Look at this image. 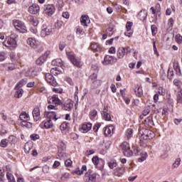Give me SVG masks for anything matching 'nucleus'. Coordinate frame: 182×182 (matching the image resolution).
Returning a JSON list of instances; mask_svg holds the SVG:
<instances>
[{
    "label": "nucleus",
    "instance_id": "nucleus-1",
    "mask_svg": "<svg viewBox=\"0 0 182 182\" xmlns=\"http://www.w3.org/2000/svg\"><path fill=\"white\" fill-rule=\"evenodd\" d=\"M139 136L142 140H151L154 137V132L148 129H141L139 132Z\"/></svg>",
    "mask_w": 182,
    "mask_h": 182
},
{
    "label": "nucleus",
    "instance_id": "nucleus-2",
    "mask_svg": "<svg viewBox=\"0 0 182 182\" xmlns=\"http://www.w3.org/2000/svg\"><path fill=\"white\" fill-rule=\"evenodd\" d=\"M27 82H28V80H26V79L22 80L16 85L15 90H16V94H15V97H17V99H21V97L23 95V90L21 87H22V86H23V85H26Z\"/></svg>",
    "mask_w": 182,
    "mask_h": 182
},
{
    "label": "nucleus",
    "instance_id": "nucleus-3",
    "mask_svg": "<svg viewBox=\"0 0 182 182\" xmlns=\"http://www.w3.org/2000/svg\"><path fill=\"white\" fill-rule=\"evenodd\" d=\"M13 25L18 32H20L21 33H26L27 30L25 23L19 20H13Z\"/></svg>",
    "mask_w": 182,
    "mask_h": 182
},
{
    "label": "nucleus",
    "instance_id": "nucleus-4",
    "mask_svg": "<svg viewBox=\"0 0 182 182\" xmlns=\"http://www.w3.org/2000/svg\"><path fill=\"white\" fill-rule=\"evenodd\" d=\"M55 33V28L52 26H43L41 31L42 38H45L49 35Z\"/></svg>",
    "mask_w": 182,
    "mask_h": 182
},
{
    "label": "nucleus",
    "instance_id": "nucleus-5",
    "mask_svg": "<svg viewBox=\"0 0 182 182\" xmlns=\"http://www.w3.org/2000/svg\"><path fill=\"white\" fill-rule=\"evenodd\" d=\"M123 154L125 157H132L133 156V151L130 149V144L127 141H124L121 145Z\"/></svg>",
    "mask_w": 182,
    "mask_h": 182
},
{
    "label": "nucleus",
    "instance_id": "nucleus-6",
    "mask_svg": "<svg viewBox=\"0 0 182 182\" xmlns=\"http://www.w3.org/2000/svg\"><path fill=\"white\" fill-rule=\"evenodd\" d=\"M63 110H67L68 112H70L72 109H73V101L70 99H68L65 101H61L60 105Z\"/></svg>",
    "mask_w": 182,
    "mask_h": 182
},
{
    "label": "nucleus",
    "instance_id": "nucleus-7",
    "mask_svg": "<svg viewBox=\"0 0 182 182\" xmlns=\"http://www.w3.org/2000/svg\"><path fill=\"white\" fill-rule=\"evenodd\" d=\"M85 181L86 182H95L96 181V173L93 172L91 169L88 170L85 175Z\"/></svg>",
    "mask_w": 182,
    "mask_h": 182
},
{
    "label": "nucleus",
    "instance_id": "nucleus-8",
    "mask_svg": "<svg viewBox=\"0 0 182 182\" xmlns=\"http://www.w3.org/2000/svg\"><path fill=\"white\" fill-rule=\"evenodd\" d=\"M44 14L48 16H52L55 14L56 9L53 4H47L44 6Z\"/></svg>",
    "mask_w": 182,
    "mask_h": 182
},
{
    "label": "nucleus",
    "instance_id": "nucleus-9",
    "mask_svg": "<svg viewBox=\"0 0 182 182\" xmlns=\"http://www.w3.org/2000/svg\"><path fill=\"white\" fill-rule=\"evenodd\" d=\"M116 62H117V58H116V57L112 55H105L102 63L104 65V66H107V65H113V63H116Z\"/></svg>",
    "mask_w": 182,
    "mask_h": 182
},
{
    "label": "nucleus",
    "instance_id": "nucleus-10",
    "mask_svg": "<svg viewBox=\"0 0 182 182\" xmlns=\"http://www.w3.org/2000/svg\"><path fill=\"white\" fill-rule=\"evenodd\" d=\"M4 45L11 49V50H14V48H16V41L15 38H12L11 37H8L6 41L4 42Z\"/></svg>",
    "mask_w": 182,
    "mask_h": 182
},
{
    "label": "nucleus",
    "instance_id": "nucleus-11",
    "mask_svg": "<svg viewBox=\"0 0 182 182\" xmlns=\"http://www.w3.org/2000/svg\"><path fill=\"white\" fill-rule=\"evenodd\" d=\"M49 55H50V52L46 51L43 55L39 57L36 60V65H38L39 66H42V65L44 64L45 62H46V59H48V56H49Z\"/></svg>",
    "mask_w": 182,
    "mask_h": 182
},
{
    "label": "nucleus",
    "instance_id": "nucleus-12",
    "mask_svg": "<svg viewBox=\"0 0 182 182\" xmlns=\"http://www.w3.org/2000/svg\"><path fill=\"white\" fill-rule=\"evenodd\" d=\"M46 80L48 82V83H50L51 86H58V82H56L55 77H53V75H52L50 73L46 74Z\"/></svg>",
    "mask_w": 182,
    "mask_h": 182
},
{
    "label": "nucleus",
    "instance_id": "nucleus-13",
    "mask_svg": "<svg viewBox=\"0 0 182 182\" xmlns=\"http://www.w3.org/2000/svg\"><path fill=\"white\" fill-rule=\"evenodd\" d=\"M48 103L49 105H60V103H62V100H59V97L58 95H54L52 97H49L48 98Z\"/></svg>",
    "mask_w": 182,
    "mask_h": 182
},
{
    "label": "nucleus",
    "instance_id": "nucleus-14",
    "mask_svg": "<svg viewBox=\"0 0 182 182\" xmlns=\"http://www.w3.org/2000/svg\"><path fill=\"white\" fill-rule=\"evenodd\" d=\"M114 130H115L114 126L109 125L104 128V134L105 136H112V134L114 133Z\"/></svg>",
    "mask_w": 182,
    "mask_h": 182
},
{
    "label": "nucleus",
    "instance_id": "nucleus-15",
    "mask_svg": "<svg viewBox=\"0 0 182 182\" xmlns=\"http://www.w3.org/2000/svg\"><path fill=\"white\" fill-rule=\"evenodd\" d=\"M39 11H41V8L38 4H33L28 8V12L32 15H36V14H38Z\"/></svg>",
    "mask_w": 182,
    "mask_h": 182
},
{
    "label": "nucleus",
    "instance_id": "nucleus-16",
    "mask_svg": "<svg viewBox=\"0 0 182 182\" xmlns=\"http://www.w3.org/2000/svg\"><path fill=\"white\" fill-rule=\"evenodd\" d=\"M32 114L34 122H38V120L41 119V109H39V107H35L33 109Z\"/></svg>",
    "mask_w": 182,
    "mask_h": 182
},
{
    "label": "nucleus",
    "instance_id": "nucleus-17",
    "mask_svg": "<svg viewBox=\"0 0 182 182\" xmlns=\"http://www.w3.org/2000/svg\"><path fill=\"white\" fill-rule=\"evenodd\" d=\"M27 43L28 45H30L31 48H33L34 49L38 48V46L39 45V43L36 41V39L33 38H30L27 39Z\"/></svg>",
    "mask_w": 182,
    "mask_h": 182
},
{
    "label": "nucleus",
    "instance_id": "nucleus-18",
    "mask_svg": "<svg viewBox=\"0 0 182 182\" xmlns=\"http://www.w3.org/2000/svg\"><path fill=\"white\" fill-rule=\"evenodd\" d=\"M44 116H46V117L48 120H52L54 119L56 121L58 119L56 117L55 112H45Z\"/></svg>",
    "mask_w": 182,
    "mask_h": 182
},
{
    "label": "nucleus",
    "instance_id": "nucleus-19",
    "mask_svg": "<svg viewBox=\"0 0 182 182\" xmlns=\"http://www.w3.org/2000/svg\"><path fill=\"white\" fill-rule=\"evenodd\" d=\"M126 55V49L124 47H119L117 52L118 59H123Z\"/></svg>",
    "mask_w": 182,
    "mask_h": 182
},
{
    "label": "nucleus",
    "instance_id": "nucleus-20",
    "mask_svg": "<svg viewBox=\"0 0 182 182\" xmlns=\"http://www.w3.org/2000/svg\"><path fill=\"white\" fill-rule=\"evenodd\" d=\"M90 130H92V124L90 123L84 124L80 128L81 133H87Z\"/></svg>",
    "mask_w": 182,
    "mask_h": 182
},
{
    "label": "nucleus",
    "instance_id": "nucleus-21",
    "mask_svg": "<svg viewBox=\"0 0 182 182\" xmlns=\"http://www.w3.org/2000/svg\"><path fill=\"white\" fill-rule=\"evenodd\" d=\"M80 22L84 26H87V23H90V18H89V16H82L80 18Z\"/></svg>",
    "mask_w": 182,
    "mask_h": 182
},
{
    "label": "nucleus",
    "instance_id": "nucleus-22",
    "mask_svg": "<svg viewBox=\"0 0 182 182\" xmlns=\"http://www.w3.org/2000/svg\"><path fill=\"white\" fill-rule=\"evenodd\" d=\"M114 171L115 176H118V177H120V176H123V174L124 173V167L118 166L114 170Z\"/></svg>",
    "mask_w": 182,
    "mask_h": 182
},
{
    "label": "nucleus",
    "instance_id": "nucleus-23",
    "mask_svg": "<svg viewBox=\"0 0 182 182\" xmlns=\"http://www.w3.org/2000/svg\"><path fill=\"white\" fill-rule=\"evenodd\" d=\"M92 161L95 164V166H97L99 163H101L102 166H105V160H103L102 159H99V156L92 157Z\"/></svg>",
    "mask_w": 182,
    "mask_h": 182
},
{
    "label": "nucleus",
    "instance_id": "nucleus-24",
    "mask_svg": "<svg viewBox=\"0 0 182 182\" xmlns=\"http://www.w3.org/2000/svg\"><path fill=\"white\" fill-rule=\"evenodd\" d=\"M29 119L23 120L21 123L22 127H26V129H32L33 124L30 122H28Z\"/></svg>",
    "mask_w": 182,
    "mask_h": 182
},
{
    "label": "nucleus",
    "instance_id": "nucleus-25",
    "mask_svg": "<svg viewBox=\"0 0 182 182\" xmlns=\"http://www.w3.org/2000/svg\"><path fill=\"white\" fill-rule=\"evenodd\" d=\"M135 95L138 97H141V96H143V89L141 88V87H140V85H137L135 90Z\"/></svg>",
    "mask_w": 182,
    "mask_h": 182
},
{
    "label": "nucleus",
    "instance_id": "nucleus-26",
    "mask_svg": "<svg viewBox=\"0 0 182 182\" xmlns=\"http://www.w3.org/2000/svg\"><path fill=\"white\" fill-rule=\"evenodd\" d=\"M100 85H102V80H100L92 81L91 82V89H97V87H100Z\"/></svg>",
    "mask_w": 182,
    "mask_h": 182
},
{
    "label": "nucleus",
    "instance_id": "nucleus-27",
    "mask_svg": "<svg viewBox=\"0 0 182 182\" xmlns=\"http://www.w3.org/2000/svg\"><path fill=\"white\" fill-rule=\"evenodd\" d=\"M58 153L60 151H65L66 150V144L63 141H60L58 144Z\"/></svg>",
    "mask_w": 182,
    "mask_h": 182
},
{
    "label": "nucleus",
    "instance_id": "nucleus-28",
    "mask_svg": "<svg viewBox=\"0 0 182 182\" xmlns=\"http://www.w3.org/2000/svg\"><path fill=\"white\" fill-rule=\"evenodd\" d=\"M90 48L94 52H100L101 50L100 46L97 43H91Z\"/></svg>",
    "mask_w": 182,
    "mask_h": 182
},
{
    "label": "nucleus",
    "instance_id": "nucleus-29",
    "mask_svg": "<svg viewBox=\"0 0 182 182\" xmlns=\"http://www.w3.org/2000/svg\"><path fill=\"white\" fill-rule=\"evenodd\" d=\"M109 168L113 170L114 167H117V161L115 159H111L108 163H107Z\"/></svg>",
    "mask_w": 182,
    "mask_h": 182
},
{
    "label": "nucleus",
    "instance_id": "nucleus-30",
    "mask_svg": "<svg viewBox=\"0 0 182 182\" xmlns=\"http://www.w3.org/2000/svg\"><path fill=\"white\" fill-rule=\"evenodd\" d=\"M138 15L141 17V21H144L147 18V11L146 10H141Z\"/></svg>",
    "mask_w": 182,
    "mask_h": 182
},
{
    "label": "nucleus",
    "instance_id": "nucleus-31",
    "mask_svg": "<svg viewBox=\"0 0 182 182\" xmlns=\"http://www.w3.org/2000/svg\"><path fill=\"white\" fill-rule=\"evenodd\" d=\"M60 129L61 132L69 130V122H64L61 124Z\"/></svg>",
    "mask_w": 182,
    "mask_h": 182
},
{
    "label": "nucleus",
    "instance_id": "nucleus-32",
    "mask_svg": "<svg viewBox=\"0 0 182 182\" xmlns=\"http://www.w3.org/2000/svg\"><path fill=\"white\" fill-rule=\"evenodd\" d=\"M102 114L104 120H106V122H110L112 120V117L107 112H102Z\"/></svg>",
    "mask_w": 182,
    "mask_h": 182
},
{
    "label": "nucleus",
    "instance_id": "nucleus-33",
    "mask_svg": "<svg viewBox=\"0 0 182 182\" xmlns=\"http://www.w3.org/2000/svg\"><path fill=\"white\" fill-rule=\"evenodd\" d=\"M32 149V144L31 143H26L24 145V151L26 154H29V151H31Z\"/></svg>",
    "mask_w": 182,
    "mask_h": 182
},
{
    "label": "nucleus",
    "instance_id": "nucleus-34",
    "mask_svg": "<svg viewBox=\"0 0 182 182\" xmlns=\"http://www.w3.org/2000/svg\"><path fill=\"white\" fill-rule=\"evenodd\" d=\"M146 123L151 127L154 126V122H153V116H149L145 119Z\"/></svg>",
    "mask_w": 182,
    "mask_h": 182
},
{
    "label": "nucleus",
    "instance_id": "nucleus-35",
    "mask_svg": "<svg viewBox=\"0 0 182 182\" xmlns=\"http://www.w3.org/2000/svg\"><path fill=\"white\" fill-rule=\"evenodd\" d=\"M141 157H140L137 159L139 163H143V161H146V159H147V157H149V155L147 154L146 152H145L144 154L141 153Z\"/></svg>",
    "mask_w": 182,
    "mask_h": 182
},
{
    "label": "nucleus",
    "instance_id": "nucleus-36",
    "mask_svg": "<svg viewBox=\"0 0 182 182\" xmlns=\"http://www.w3.org/2000/svg\"><path fill=\"white\" fill-rule=\"evenodd\" d=\"M176 100L178 103L182 104V90L177 92Z\"/></svg>",
    "mask_w": 182,
    "mask_h": 182
},
{
    "label": "nucleus",
    "instance_id": "nucleus-37",
    "mask_svg": "<svg viewBox=\"0 0 182 182\" xmlns=\"http://www.w3.org/2000/svg\"><path fill=\"white\" fill-rule=\"evenodd\" d=\"M70 62L75 68H80V60L76 59V58L71 60Z\"/></svg>",
    "mask_w": 182,
    "mask_h": 182
},
{
    "label": "nucleus",
    "instance_id": "nucleus-38",
    "mask_svg": "<svg viewBox=\"0 0 182 182\" xmlns=\"http://www.w3.org/2000/svg\"><path fill=\"white\" fill-rule=\"evenodd\" d=\"M55 28H57V29H60L62 28L63 26H65V23L62 20H58L55 23Z\"/></svg>",
    "mask_w": 182,
    "mask_h": 182
},
{
    "label": "nucleus",
    "instance_id": "nucleus-39",
    "mask_svg": "<svg viewBox=\"0 0 182 182\" xmlns=\"http://www.w3.org/2000/svg\"><path fill=\"white\" fill-rule=\"evenodd\" d=\"M26 76H29L30 77H35L36 76H38V73L35 70L31 71V70H29L28 72L26 73Z\"/></svg>",
    "mask_w": 182,
    "mask_h": 182
},
{
    "label": "nucleus",
    "instance_id": "nucleus-40",
    "mask_svg": "<svg viewBox=\"0 0 182 182\" xmlns=\"http://www.w3.org/2000/svg\"><path fill=\"white\" fill-rule=\"evenodd\" d=\"M66 55H67L68 58L69 59V60H70V61L75 58V53H73L72 51L66 52Z\"/></svg>",
    "mask_w": 182,
    "mask_h": 182
},
{
    "label": "nucleus",
    "instance_id": "nucleus-41",
    "mask_svg": "<svg viewBox=\"0 0 182 182\" xmlns=\"http://www.w3.org/2000/svg\"><path fill=\"white\" fill-rule=\"evenodd\" d=\"M52 65H53V66H62V60L61 59H55L53 60L51 62Z\"/></svg>",
    "mask_w": 182,
    "mask_h": 182
},
{
    "label": "nucleus",
    "instance_id": "nucleus-42",
    "mask_svg": "<svg viewBox=\"0 0 182 182\" xmlns=\"http://www.w3.org/2000/svg\"><path fill=\"white\" fill-rule=\"evenodd\" d=\"M126 136H127V139L129 140L130 138H132L133 136V129L132 128H129L127 130V133H126Z\"/></svg>",
    "mask_w": 182,
    "mask_h": 182
},
{
    "label": "nucleus",
    "instance_id": "nucleus-43",
    "mask_svg": "<svg viewBox=\"0 0 182 182\" xmlns=\"http://www.w3.org/2000/svg\"><path fill=\"white\" fill-rule=\"evenodd\" d=\"M53 126V123L52 122V119H48V122L44 123L45 129H50Z\"/></svg>",
    "mask_w": 182,
    "mask_h": 182
},
{
    "label": "nucleus",
    "instance_id": "nucleus-44",
    "mask_svg": "<svg viewBox=\"0 0 182 182\" xmlns=\"http://www.w3.org/2000/svg\"><path fill=\"white\" fill-rule=\"evenodd\" d=\"M180 161H181V159L180 158L177 159L175 162L172 164L171 168H177L178 166H180Z\"/></svg>",
    "mask_w": 182,
    "mask_h": 182
},
{
    "label": "nucleus",
    "instance_id": "nucleus-45",
    "mask_svg": "<svg viewBox=\"0 0 182 182\" xmlns=\"http://www.w3.org/2000/svg\"><path fill=\"white\" fill-rule=\"evenodd\" d=\"M19 117L20 120H22V122H23V120H25L24 119H29V115L26 113V112H21Z\"/></svg>",
    "mask_w": 182,
    "mask_h": 182
},
{
    "label": "nucleus",
    "instance_id": "nucleus-46",
    "mask_svg": "<svg viewBox=\"0 0 182 182\" xmlns=\"http://www.w3.org/2000/svg\"><path fill=\"white\" fill-rule=\"evenodd\" d=\"M6 177L9 182H16L12 173H7Z\"/></svg>",
    "mask_w": 182,
    "mask_h": 182
},
{
    "label": "nucleus",
    "instance_id": "nucleus-47",
    "mask_svg": "<svg viewBox=\"0 0 182 182\" xmlns=\"http://www.w3.org/2000/svg\"><path fill=\"white\" fill-rule=\"evenodd\" d=\"M65 157H68V154L63 151H60L58 153L57 159H65Z\"/></svg>",
    "mask_w": 182,
    "mask_h": 182
},
{
    "label": "nucleus",
    "instance_id": "nucleus-48",
    "mask_svg": "<svg viewBox=\"0 0 182 182\" xmlns=\"http://www.w3.org/2000/svg\"><path fill=\"white\" fill-rule=\"evenodd\" d=\"M96 116H97V111L96 109H93L90 112V119L91 120H94V119L96 118Z\"/></svg>",
    "mask_w": 182,
    "mask_h": 182
},
{
    "label": "nucleus",
    "instance_id": "nucleus-49",
    "mask_svg": "<svg viewBox=\"0 0 182 182\" xmlns=\"http://www.w3.org/2000/svg\"><path fill=\"white\" fill-rule=\"evenodd\" d=\"M151 31L153 36H155V35L157 33V26L156 25H152L151 26Z\"/></svg>",
    "mask_w": 182,
    "mask_h": 182
},
{
    "label": "nucleus",
    "instance_id": "nucleus-50",
    "mask_svg": "<svg viewBox=\"0 0 182 182\" xmlns=\"http://www.w3.org/2000/svg\"><path fill=\"white\" fill-rule=\"evenodd\" d=\"M174 76V71L171 68H168V79H173V77Z\"/></svg>",
    "mask_w": 182,
    "mask_h": 182
},
{
    "label": "nucleus",
    "instance_id": "nucleus-51",
    "mask_svg": "<svg viewBox=\"0 0 182 182\" xmlns=\"http://www.w3.org/2000/svg\"><path fill=\"white\" fill-rule=\"evenodd\" d=\"M89 77L91 80V82H95V81L97 80V74L94 73Z\"/></svg>",
    "mask_w": 182,
    "mask_h": 182
},
{
    "label": "nucleus",
    "instance_id": "nucleus-52",
    "mask_svg": "<svg viewBox=\"0 0 182 182\" xmlns=\"http://www.w3.org/2000/svg\"><path fill=\"white\" fill-rule=\"evenodd\" d=\"M175 39H176V41L177 42V43H182V36L180 34H177L176 36H175Z\"/></svg>",
    "mask_w": 182,
    "mask_h": 182
},
{
    "label": "nucleus",
    "instance_id": "nucleus-53",
    "mask_svg": "<svg viewBox=\"0 0 182 182\" xmlns=\"http://www.w3.org/2000/svg\"><path fill=\"white\" fill-rule=\"evenodd\" d=\"M30 139H31V140H33V141H35L36 140L39 139V134H32L30 136Z\"/></svg>",
    "mask_w": 182,
    "mask_h": 182
},
{
    "label": "nucleus",
    "instance_id": "nucleus-54",
    "mask_svg": "<svg viewBox=\"0 0 182 182\" xmlns=\"http://www.w3.org/2000/svg\"><path fill=\"white\" fill-rule=\"evenodd\" d=\"M0 146L1 147H6L8 146V141H6V139H2L1 143H0Z\"/></svg>",
    "mask_w": 182,
    "mask_h": 182
},
{
    "label": "nucleus",
    "instance_id": "nucleus-55",
    "mask_svg": "<svg viewBox=\"0 0 182 182\" xmlns=\"http://www.w3.org/2000/svg\"><path fill=\"white\" fill-rule=\"evenodd\" d=\"M132 26H133V22L127 21L126 24L127 31H132Z\"/></svg>",
    "mask_w": 182,
    "mask_h": 182
},
{
    "label": "nucleus",
    "instance_id": "nucleus-56",
    "mask_svg": "<svg viewBox=\"0 0 182 182\" xmlns=\"http://www.w3.org/2000/svg\"><path fill=\"white\" fill-rule=\"evenodd\" d=\"M107 35L112 36L113 35V27H109L106 31Z\"/></svg>",
    "mask_w": 182,
    "mask_h": 182
},
{
    "label": "nucleus",
    "instance_id": "nucleus-57",
    "mask_svg": "<svg viewBox=\"0 0 182 182\" xmlns=\"http://www.w3.org/2000/svg\"><path fill=\"white\" fill-rule=\"evenodd\" d=\"M16 68V67L15 66V64H9L6 68V70L8 71L14 70Z\"/></svg>",
    "mask_w": 182,
    "mask_h": 182
},
{
    "label": "nucleus",
    "instance_id": "nucleus-58",
    "mask_svg": "<svg viewBox=\"0 0 182 182\" xmlns=\"http://www.w3.org/2000/svg\"><path fill=\"white\" fill-rule=\"evenodd\" d=\"M70 178V173H65L61 176V180H66Z\"/></svg>",
    "mask_w": 182,
    "mask_h": 182
},
{
    "label": "nucleus",
    "instance_id": "nucleus-59",
    "mask_svg": "<svg viewBox=\"0 0 182 182\" xmlns=\"http://www.w3.org/2000/svg\"><path fill=\"white\" fill-rule=\"evenodd\" d=\"M168 25L169 28H173V26L174 25V19L173 18L168 19Z\"/></svg>",
    "mask_w": 182,
    "mask_h": 182
},
{
    "label": "nucleus",
    "instance_id": "nucleus-60",
    "mask_svg": "<svg viewBox=\"0 0 182 182\" xmlns=\"http://www.w3.org/2000/svg\"><path fill=\"white\" fill-rule=\"evenodd\" d=\"M62 16L65 19H69V18H70V14H69V12L65 11V12H63Z\"/></svg>",
    "mask_w": 182,
    "mask_h": 182
},
{
    "label": "nucleus",
    "instance_id": "nucleus-61",
    "mask_svg": "<svg viewBox=\"0 0 182 182\" xmlns=\"http://www.w3.org/2000/svg\"><path fill=\"white\" fill-rule=\"evenodd\" d=\"M66 48V43L65 42H60L59 43V49L60 50H63Z\"/></svg>",
    "mask_w": 182,
    "mask_h": 182
},
{
    "label": "nucleus",
    "instance_id": "nucleus-62",
    "mask_svg": "<svg viewBox=\"0 0 182 182\" xmlns=\"http://www.w3.org/2000/svg\"><path fill=\"white\" fill-rule=\"evenodd\" d=\"M74 173L77 176H82V174H83V171H82V169H80L79 168H77Z\"/></svg>",
    "mask_w": 182,
    "mask_h": 182
},
{
    "label": "nucleus",
    "instance_id": "nucleus-63",
    "mask_svg": "<svg viewBox=\"0 0 182 182\" xmlns=\"http://www.w3.org/2000/svg\"><path fill=\"white\" fill-rule=\"evenodd\" d=\"M43 173H44L45 174L49 173V166H48L47 165L43 166Z\"/></svg>",
    "mask_w": 182,
    "mask_h": 182
},
{
    "label": "nucleus",
    "instance_id": "nucleus-64",
    "mask_svg": "<svg viewBox=\"0 0 182 182\" xmlns=\"http://www.w3.org/2000/svg\"><path fill=\"white\" fill-rule=\"evenodd\" d=\"M65 166H66V167H70V166H72V160L70 159L65 160Z\"/></svg>",
    "mask_w": 182,
    "mask_h": 182
}]
</instances>
